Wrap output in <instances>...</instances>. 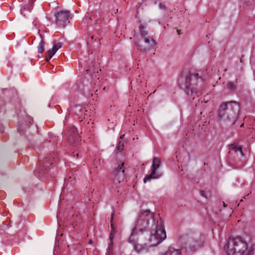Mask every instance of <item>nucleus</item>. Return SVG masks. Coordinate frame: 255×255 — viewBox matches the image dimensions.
Here are the masks:
<instances>
[{"instance_id":"obj_1","label":"nucleus","mask_w":255,"mask_h":255,"mask_svg":"<svg viewBox=\"0 0 255 255\" xmlns=\"http://www.w3.org/2000/svg\"><path fill=\"white\" fill-rule=\"evenodd\" d=\"M224 249L227 255H254V249L242 237L230 238Z\"/></svg>"},{"instance_id":"obj_2","label":"nucleus","mask_w":255,"mask_h":255,"mask_svg":"<svg viewBox=\"0 0 255 255\" xmlns=\"http://www.w3.org/2000/svg\"><path fill=\"white\" fill-rule=\"evenodd\" d=\"M240 106L238 102L230 101L222 103L218 111V118L220 122L233 125L237 120Z\"/></svg>"},{"instance_id":"obj_3","label":"nucleus","mask_w":255,"mask_h":255,"mask_svg":"<svg viewBox=\"0 0 255 255\" xmlns=\"http://www.w3.org/2000/svg\"><path fill=\"white\" fill-rule=\"evenodd\" d=\"M207 70L202 72H189L188 74L185 78L186 82V93L189 98H192L193 100L195 99L194 95L197 97L200 96L202 94L201 88L196 89L193 87V84L190 83L191 81L196 80L198 82L201 83L206 79L207 77Z\"/></svg>"},{"instance_id":"obj_4","label":"nucleus","mask_w":255,"mask_h":255,"mask_svg":"<svg viewBox=\"0 0 255 255\" xmlns=\"http://www.w3.org/2000/svg\"><path fill=\"white\" fill-rule=\"evenodd\" d=\"M134 43L141 51H148L156 44L155 40L148 35L142 26H139V34L134 37Z\"/></svg>"},{"instance_id":"obj_5","label":"nucleus","mask_w":255,"mask_h":255,"mask_svg":"<svg viewBox=\"0 0 255 255\" xmlns=\"http://www.w3.org/2000/svg\"><path fill=\"white\" fill-rule=\"evenodd\" d=\"M166 238L163 221L160 220L157 221L156 225L151 227L150 237L146 242L148 247H155L161 243Z\"/></svg>"},{"instance_id":"obj_6","label":"nucleus","mask_w":255,"mask_h":255,"mask_svg":"<svg viewBox=\"0 0 255 255\" xmlns=\"http://www.w3.org/2000/svg\"><path fill=\"white\" fill-rule=\"evenodd\" d=\"M150 221L155 225L153 213L149 210L140 211L135 222V227L132 230L139 231L138 235L140 238H142L143 236H141L140 234L145 231Z\"/></svg>"},{"instance_id":"obj_7","label":"nucleus","mask_w":255,"mask_h":255,"mask_svg":"<svg viewBox=\"0 0 255 255\" xmlns=\"http://www.w3.org/2000/svg\"><path fill=\"white\" fill-rule=\"evenodd\" d=\"M54 158L52 155L48 157H40L39 159L37 167L35 171V175L41 180H43L46 175L48 174L49 165H52L53 164L52 162Z\"/></svg>"},{"instance_id":"obj_8","label":"nucleus","mask_w":255,"mask_h":255,"mask_svg":"<svg viewBox=\"0 0 255 255\" xmlns=\"http://www.w3.org/2000/svg\"><path fill=\"white\" fill-rule=\"evenodd\" d=\"M180 240L185 241V243L191 251H197L203 246V237L199 232H196L189 237H181Z\"/></svg>"},{"instance_id":"obj_9","label":"nucleus","mask_w":255,"mask_h":255,"mask_svg":"<svg viewBox=\"0 0 255 255\" xmlns=\"http://www.w3.org/2000/svg\"><path fill=\"white\" fill-rule=\"evenodd\" d=\"M139 231H135V230H132V233L129 238V242L131 244L136 252L140 253L143 250H147L149 247L147 243L145 242L143 244H137L136 240L137 239L141 240L143 239L145 237L149 236L148 233H141V236H143L142 238H140L138 235Z\"/></svg>"},{"instance_id":"obj_10","label":"nucleus","mask_w":255,"mask_h":255,"mask_svg":"<svg viewBox=\"0 0 255 255\" xmlns=\"http://www.w3.org/2000/svg\"><path fill=\"white\" fill-rule=\"evenodd\" d=\"M160 165V159L158 157H154L152 160L150 174L145 176L143 179L144 183L150 181L152 179H158L162 176V172L158 170Z\"/></svg>"},{"instance_id":"obj_11","label":"nucleus","mask_w":255,"mask_h":255,"mask_svg":"<svg viewBox=\"0 0 255 255\" xmlns=\"http://www.w3.org/2000/svg\"><path fill=\"white\" fill-rule=\"evenodd\" d=\"M55 23L59 27L64 28L70 22V11L61 10L55 13Z\"/></svg>"},{"instance_id":"obj_12","label":"nucleus","mask_w":255,"mask_h":255,"mask_svg":"<svg viewBox=\"0 0 255 255\" xmlns=\"http://www.w3.org/2000/svg\"><path fill=\"white\" fill-rule=\"evenodd\" d=\"M124 163L121 167L117 168L112 174V178L115 184L120 183L125 179Z\"/></svg>"},{"instance_id":"obj_13","label":"nucleus","mask_w":255,"mask_h":255,"mask_svg":"<svg viewBox=\"0 0 255 255\" xmlns=\"http://www.w3.org/2000/svg\"><path fill=\"white\" fill-rule=\"evenodd\" d=\"M113 216H114V213H113L111 215V228H112V231L110 235V243H109L108 248L107 249V253L108 255H112V250H113V240L114 237V235L116 232V229L115 228L114 225L112 223V221L113 219Z\"/></svg>"},{"instance_id":"obj_14","label":"nucleus","mask_w":255,"mask_h":255,"mask_svg":"<svg viewBox=\"0 0 255 255\" xmlns=\"http://www.w3.org/2000/svg\"><path fill=\"white\" fill-rule=\"evenodd\" d=\"M161 255H182L180 249H176L174 248L169 246L167 250Z\"/></svg>"},{"instance_id":"obj_15","label":"nucleus","mask_w":255,"mask_h":255,"mask_svg":"<svg viewBox=\"0 0 255 255\" xmlns=\"http://www.w3.org/2000/svg\"><path fill=\"white\" fill-rule=\"evenodd\" d=\"M33 122V119L31 117H27V120L25 121V123L22 124V125H21L19 127L17 128V130L19 132H21L22 131H23V128H28L29 126V124H31Z\"/></svg>"},{"instance_id":"obj_16","label":"nucleus","mask_w":255,"mask_h":255,"mask_svg":"<svg viewBox=\"0 0 255 255\" xmlns=\"http://www.w3.org/2000/svg\"><path fill=\"white\" fill-rule=\"evenodd\" d=\"M142 79L140 75L138 76V77L136 78L135 80H132L131 81V87L135 85L137 89H138L141 87Z\"/></svg>"},{"instance_id":"obj_17","label":"nucleus","mask_w":255,"mask_h":255,"mask_svg":"<svg viewBox=\"0 0 255 255\" xmlns=\"http://www.w3.org/2000/svg\"><path fill=\"white\" fill-rule=\"evenodd\" d=\"M61 46L62 43L61 42L56 43L54 44L53 47L48 50V52L52 53V55H53Z\"/></svg>"},{"instance_id":"obj_18","label":"nucleus","mask_w":255,"mask_h":255,"mask_svg":"<svg viewBox=\"0 0 255 255\" xmlns=\"http://www.w3.org/2000/svg\"><path fill=\"white\" fill-rule=\"evenodd\" d=\"M230 148L234 150L235 152L239 151L242 156H244V153L242 151V147L239 145L232 144L230 145Z\"/></svg>"},{"instance_id":"obj_19","label":"nucleus","mask_w":255,"mask_h":255,"mask_svg":"<svg viewBox=\"0 0 255 255\" xmlns=\"http://www.w3.org/2000/svg\"><path fill=\"white\" fill-rule=\"evenodd\" d=\"M37 50L39 53H42L44 51V42L42 39L37 46Z\"/></svg>"},{"instance_id":"obj_20","label":"nucleus","mask_w":255,"mask_h":255,"mask_svg":"<svg viewBox=\"0 0 255 255\" xmlns=\"http://www.w3.org/2000/svg\"><path fill=\"white\" fill-rule=\"evenodd\" d=\"M227 87L229 89L231 90H235L236 88V85L234 83L231 82L228 83V84H227Z\"/></svg>"},{"instance_id":"obj_21","label":"nucleus","mask_w":255,"mask_h":255,"mask_svg":"<svg viewBox=\"0 0 255 255\" xmlns=\"http://www.w3.org/2000/svg\"><path fill=\"white\" fill-rule=\"evenodd\" d=\"M124 148V143L122 141H119L117 146V149L120 151H122Z\"/></svg>"},{"instance_id":"obj_22","label":"nucleus","mask_w":255,"mask_h":255,"mask_svg":"<svg viewBox=\"0 0 255 255\" xmlns=\"http://www.w3.org/2000/svg\"><path fill=\"white\" fill-rule=\"evenodd\" d=\"M53 56V55H52V53L48 52L47 55L45 56V60L46 61H49L51 59Z\"/></svg>"},{"instance_id":"obj_23","label":"nucleus","mask_w":255,"mask_h":255,"mask_svg":"<svg viewBox=\"0 0 255 255\" xmlns=\"http://www.w3.org/2000/svg\"><path fill=\"white\" fill-rule=\"evenodd\" d=\"M200 193L202 196L206 198H208V193H206L204 191H201Z\"/></svg>"},{"instance_id":"obj_24","label":"nucleus","mask_w":255,"mask_h":255,"mask_svg":"<svg viewBox=\"0 0 255 255\" xmlns=\"http://www.w3.org/2000/svg\"><path fill=\"white\" fill-rule=\"evenodd\" d=\"M159 7L161 9H165L166 8L165 5L164 4H162L161 3L159 4Z\"/></svg>"},{"instance_id":"obj_25","label":"nucleus","mask_w":255,"mask_h":255,"mask_svg":"<svg viewBox=\"0 0 255 255\" xmlns=\"http://www.w3.org/2000/svg\"><path fill=\"white\" fill-rule=\"evenodd\" d=\"M73 156L74 157L76 156V158H78L79 157V153H78L73 152Z\"/></svg>"},{"instance_id":"obj_26","label":"nucleus","mask_w":255,"mask_h":255,"mask_svg":"<svg viewBox=\"0 0 255 255\" xmlns=\"http://www.w3.org/2000/svg\"><path fill=\"white\" fill-rule=\"evenodd\" d=\"M72 129L73 132H75V131L77 130L75 127H73Z\"/></svg>"},{"instance_id":"obj_27","label":"nucleus","mask_w":255,"mask_h":255,"mask_svg":"<svg viewBox=\"0 0 255 255\" xmlns=\"http://www.w3.org/2000/svg\"><path fill=\"white\" fill-rule=\"evenodd\" d=\"M223 206H224V207H226L227 206V205L226 203H225L224 202H223Z\"/></svg>"},{"instance_id":"obj_28","label":"nucleus","mask_w":255,"mask_h":255,"mask_svg":"<svg viewBox=\"0 0 255 255\" xmlns=\"http://www.w3.org/2000/svg\"><path fill=\"white\" fill-rule=\"evenodd\" d=\"M92 243H93V242H92V241L91 240H90L89 241V244H92Z\"/></svg>"},{"instance_id":"obj_29","label":"nucleus","mask_w":255,"mask_h":255,"mask_svg":"<svg viewBox=\"0 0 255 255\" xmlns=\"http://www.w3.org/2000/svg\"><path fill=\"white\" fill-rule=\"evenodd\" d=\"M90 71H91V70H90V69H87V70H86V72H87V73H88V72H90Z\"/></svg>"},{"instance_id":"obj_30","label":"nucleus","mask_w":255,"mask_h":255,"mask_svg":"<svg viewBox=\"0 0 255 255\" xmlns=\"http://www.w3.org/2000/svg\"><path fill=\"white\" fill-rule=\"evenodd\" d=\"M124 136V134H123L121 136L120 138H122Z\"/></svg>"}]
</instances>
